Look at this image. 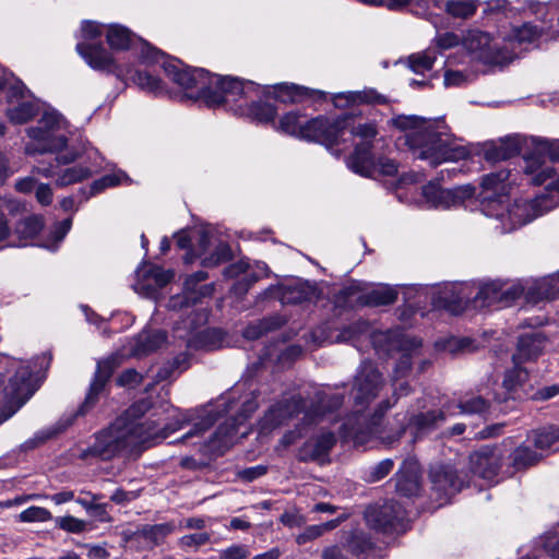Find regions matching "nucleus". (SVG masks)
<instances>
[{
  "mask_svg": "<svg viewBox=\"0 0 559 559\" xmlns=\"http://www.w3.org/2000/svg\"><path fill=\"white\" fill-rule=\"evenodd\" d=\"M362 335L370 337L377 352L396 350L400 354L392 376L393 395L400 397L409 394L411 386L404 379L411 374L413 365H417L419 373L430 365L429 360L421 357V341L393 331L371 332L369 324L365 321H357L345 326L336 341L354 342ZM383 383V378L377 367L370 361H364L355 377L352 390L354 411L346 416L341 428L344 439L352 440L355 445H365L372 440H379L382 444L391 447L406 429L416 440L444 420V414L441 411H429L416 415L397 414L394 420L399 428L394 432H386L381 425L382 419L397 399L393 402L382 401L372 414L366 413L367 406L378 396Z\"/></svg>",
  "mask_w": 559,
  "mask_h": 559,
  "instance_id": "obj_1",
  "label": "nucleus"
},
{
  "mask_svg": "<svg viewBox=\"0 0 559 559\" xmlns=\"http://www.w3.org/2000/svg\"><path fill=\"white\" fill-rule=\"evenodd\" d=\"M188 418L168 404L154 406L147 400L132 404L108 428L95 435L91 447L83 449L79 456L83 460L98 457L110 460L126 453L140 454L145 447L166 439L179 430Z\"/></svg>",
  "mask_w": 559,
  "mask_h": 559,
  "instance_id": "obj_2",
  "label": "nucleus"
},
{
  "mask_svg": "<svg viewBox=\"0 0 559 559\" xmlns=\"http://www.w3.org/2000/svg\"><path fill=\"white\" fill-rule=\"evenodd\" d=\"M166 70L174 83L188 91L191 97L204 100L209 107L225 106L259 122L272 121L276 115L273 105L255 100L264 88L252 81L211 74L202 68L183 67L176 61L167 63Z\"/></svg>",
  "mask_w": 559,
  "mask_h": 559,
  "instance_id": "obj_3",
  "label": "nucleus"
},
{
  "mask_svg": "<svg viewBox=\"0 0 559 559\" xmlns=\"http://www.w3.org/2000/svg\"><path fill=\"white\" fill-rule=\"evenodd\" d=\"M391 123L404 133L399 141H403L413 156L428 162L432 167L464 159L468 155L464 146L455 145V140L442 119L397 115L391 119Z\"/></svg>",
  "mask_w": 559,
  "mask_h": 559,
  "instance_id": "obj_4",
  "label": "nucleus"
},
{
  "mask_svg": "<svg viewBox=\"0 0 559 559\" xmlns=\"http://www.w3.org/2000/svg\"><path fill=\"white\" fill-rule=\"evenodd\" d=\"M107 26L95 22H83L81 26V40L76 44V51L86 61V63L99 71L114 73L121 81H130L139 88L160 95L165 92L162 80L152 75L147 71L132 70L129 67L117 64L111 55L99 44L93 41L98 39Z\"/></svg>",
  "mask_w": 559,
  "mask_h": 559,
  "instance_id": "obj_5",
  "label": "nucleus"
},
{
  "mask_svg": "<svg viewBox=\"0 0 559 559\" xmlns=\"http://www.w3.org/2000/svg\"><path fill=\"white\" fill-rule=\"evenodd\" d=\"M508 177V171L502 170L497 175L491 171V218L497 222L495 229L500 234L510 233L532 222L555 205V202L545 195L531 201L511 202L507 193L508 185L503 182Z\"/></svg>",
  "mask_w": 559,
  "mask_h": 559,
  "instance_id": "obj_6",
  "label": "nucleus"
},
{
  "mask_svg": "<svg viewBox=\"0 0 559 559\" xmlns=\"http://www.w3.org/2000/svg\"><path fill=\"white\" fill-rule=\"evenodd\" d=\"M343 403L341 393L317 391L308 406L299 394L284 395L269 408L260 421V432L269 433L271 430L286 424L289 419L305 412L304 420L308 424L319 420L338 408Z\"/></svg>",
  "mask_w": 559,
  "mask_h": 559,
  "instance_id": "obj_7",
  "label": "nucleus"
},
{
  "mask_svg": "<svg viewBox=\"0 0 559 559\" xmlns=\"http://www.w3.org/2000/svg\"><path fill=\"white\" fill-rule=\"evenodd\" d=\"M350 118L343 116L334 119L319 116L307 119L299 111H290L281 118L280 130L286 134L332 147L346 141L345 135Z\"/></svg>",
  "mask_w": 559,
  "mask_h": 559,
  "instance_id": "obj_8",
  "label": "nucleus"
},
{
  "mask_svg": "<svg viewBox=\"0 0 559 559\" xmlns=\"http://www.w3.org/2000/svg\"><path fill=\"white\" fill-rule=\"evenodd\" d=\"M180 249H187L183 261L187 264L200 260L204 267H214L231 258L229 245L222 238L218 230L209 224L195 225L189 231L176 235Z\"/></svg>",
  "mask_w": 559,
  "mask_h": 559,
  "instance_id": "obj_9",
  "label": "nucleus"
},
{
  "mask_svg": "<svg viewBox=\"0 0 559 559\" xmlns=\"http://www.w3.org/2000/svg\"><path fill=\"white\" fill-rule=\"evenodd\" d=\"M431 304L437 310H445L454 316L481 310L489 297V283L486 281L444 282L430 289Z\"/></svg>",
  "mask_w": 559,
  "mask_h": 559,
  "instance_id": "obj_10",
  "label": "nucleus"
},
{
  "mask_svg": "<svg viewBox=\"0 0 559 559\" xmlns=\"http://www.w3.org/2000/svg\"><path fill=\"white\" fill-rule=\"evenodd\" d=\"M532 151L523 156V169L535 186L546 183L545 195H559V140L530 136Z\"/></svg>",
  "mask_w": 559,
  "mask_h": 559,
  "instance_id": "obj_11",
  "label": "nucleus"
},
{
  "mask_svg": "<svg viewBox=\"0 0 559 559\" xmlns=\"http://www.w3.org/2000/svg\"><path fill=\"white\" fill-rule=\"evenodd\" d=\"M51 356L44 354L36 357L34 361L11 360L15 368L14 376L10 377L9 383L0 377V407H21L38 389L43 372L49 367Z\"/></svg>",
  "mask_w": 559,
  "mask_h": 559,
  "instance_id": "obj_12",
  "label": "nucleus"
},
{
  "mask_svg": "<svg viewBox=\"0 0 559 559\" xmlns=\"http://www.w3.org/2000/svg\"><path fill=\"white\" fill-rule=\"evenodd\" d=\"M347 133L352 138L359 139L354 153L347 159V166L349 169L365 177H373L377 174L394 176L397 173V164L395 160L386 157H379L376 159L371 152L373 140L378 134L373 123L367 122L355 124L353 118H350Z\"/></svg>",
  "mask_w": 559,
  "mask_h": 559,
  "instance_id": "obj_13",
  "label": "nucleus"
},
{
  "mask_svg": "<svg viewBox=\"0 0 559 559\" xmlns=\"http://www.w3.org/2000/svg\"><path fill=\"white\" fill-rule=\"evenodd\" d=\"M489 175L483 176L480 191L474 186L465 185L454 189H443L436 182H429L423 187V197L430 207L449 210L465 205L471 212L479 211L484 216L489 215L488 197Z\"/></svg>",
  "mask_w": 559,
  "mask_h": 559,
  "instance_id": "obj_14",
  "label": "nucleus"
},
{
  "mask_svg": "<svg viewBox=\"0 0 559 559\" xmlns=\"http://www.w3.org/2000/svg\"><path fill=\"white\" fill-rule=\"evenodd\" d=\"M29 142L27 155L58 153L68 148L70 127L64 117L55 109L44 110L36 126L26 129Z\"/></svg>",
  "mask_w": 559,
  "mask_h": 559,
  "instance_id": "obj_15",
  "label": "nucleus"
},
{
  "mask_svg": "<svg viewBox=\"0 0 559 559\" xmlns=\"http://www.w3.org/2000/svg\"><path fill=\"white\" fill-rule=\"evenodd\" d=\"M106 38L108 45L116 50H134L139 56L140 64L139 70L147 71L152 75L156 76L152 70L148 68L158 66L160 67L165 74L173 81V76L167 72L166 66L169 62L176 61L180 62L183 67H186L180 60L176 58L166 57L162 51L153 48L145 40L138 37L133 34L129 28L119 25L111 24L107 26ZM130 68V66H128ZM131 69L138 70V68Z\"/></svg>",
  "mask_w": 559,
  "mask_h": 559,
  "instance_id": "obj_16",
  "label": "nucleus"
},
{
  "mask_svg": "<svg viewBox=\"0 0 559 559\" xmlns=\"http://www.w3.org/2000/svg\"><path fill=\"white\" fill-rule=\"evenodd\" d=\"M542 33L543 29L532 23H523L506 32L499 31L496 37H491V70L510 64L522 53L523 45L536 41Z\"/></svg>",
  "mask_w": 559,
  "mask_h": 559,
  "instance_id": "obj_17",
  "label": "nucleus"
},
{
  "mask_svg": "<svg viewBox=\"0 0 559 559\" xmlns=\"http://www.w3.org/2000/svg\"><path fill=\"white\" fill-rule=\"evenodd\" d=\"M0 94L7 98V117L14 124H24L37 116L40 106L13 73H0Z\"/></svg>",
  "mask_w": 559,
  "mask_h": 559,
  "instance_id": "obj_18",
  "label": "nucleus"
},
{
  "mask_svg": "<svg viewBox=\"0 0 559 559\" xmlns=\"http://www.w3.org/2000/svg\"><path fill=\"white\" fill-rule=\"evenodd\" d=\"M80 155L81 153L79 151L73 148L67 150L66 153L56 156V164L39 163L35 167V171L46 178L57 176L56 183L60 187L80 182L91 177L94 173H97L100 167L95 163L92 167L80 164L58 171V166L71 164L75 162Z\"/></svg>",
  "mask_w": 559,
  "mask_h": 559,
  "instance_id": "obj_19",
  "label": "nucleus"
},
{
  "mask_svg": "<svg viewBox=\"0 0 559 559\" xmlns=\"http://www.w3.org/2000/svg\"><path fill=\"white\" fill-rule=\"evenodd\" d=\"M503 450L491 449V479L499 473L502 477L512 476L514 471L526 468L540 460V454L527 445H521L514 451L511 440L503 442Z\"/></svg>",
  "mask_w": 559,
  "mask_h": 559,
  "instance_id": "obj_20",
  "label": "nucleus"
},
{
  "mask_svg": "<svg viewBox=\"0 0 559 559\" xmlns=\"http://www.w3.org/2000/svg\"><path fill=\"white\" fill-rule=\"evenodd\" d=\"M258 405L255 391L242 396L237 415L221 424L210 439L207 444L210 450L215 454H223L236 438L239 426L255 412Z\"/></svg>",
  "mask_w": 559,
  "mask_h": 559,
  "instance_id": "obj_21",
  "label": "nucleus"
},
{
  "mask_svg": "<svg viewBox=\"0 0 559 559\" xmlns=\"http://www.w3.org/2000/svg\"><path fill=\"white\" fill-rule=\"evenodd\" d=\"M367 524L383 533H401L406 530V511L399 502L390 500L370 506L365 512Z\"/></svg>",
  "mask_w": 559,
  "mask_h": 559,
  "instance_id": "obj_22",
  "label": "nucleus"
},
{
  "mask_svg": "<svg viewBox=\"0 0 559 559\" xmlns=\"http://www.w3.org/2000/svg\"><path fill=\"white\" fill-rule=\"evenodd\" d=\"M206 278L207 273L204 271H198L188 276L185 282L182 294L173 296L167 304V308L171 310H180L189 307L190 305L197 304L201 298L212 296L214 292L213 284L200 285V283Z\"/></svg>",
  "mask_w": 559,
  "mask_h": 559,
  "instance_id": "obj_23",
  "label": "nucleus"
},
{
  "mask_svg": "<svg viewBox=\"0 0 559 559\" xmlns=\"http://www.w3.org/2000/svg\"><path fill=\"white\" fill-rule=\"evenodd\" d=\"M174 277V272L160 266L146 264L136 270V281L133 289L145 297L155 298L159 289Z\"/></svg>",
  "mask_w": 559,
  "mask_h": 559,
  "instance_id": "obj_24",
  "label": "nucleus"
},
{
  "mask_svg": "<svg viewBox=\"0 0 559 559\" xmlns=\"http://www.w3.org/2000/svg\"><path fill=\"white\" fill-rule=\"evenodd\" d=\"M535 280L528 283L525 287L520 283L503 282L500 280L491 281V307L496 306V310L503 309L512 306L521 297L524 298L525 304L532 306H539L546 300L533 302L527 299L528 289L537 282Z\"/></svg>",
  "mask_w": 559,
  "mask_h": 559,
  "instance_id": "obj_25",
  "label": "nucleus"
},
{
  "mask_svg": "<svg viewBox=\"0 0 559 559\" xmlns=\"http://www.w3.org/2000/svg\"><path fill=\"white\" fill-rule=\"evenodd\" d=\"M266 294L280 298L282 304L297 305L317 298V288L307 281H295L289 284L271 287Z\"/></svg>",
  "mask_w": 559,
  "mask_h": 559,
  "instance_id": "obj_26",
  "label": "nucleus"
},
{
  "mask_svg": "<svg viewBox=\"0 0 559 559\" xmlns=\"http://www.w3.org/2000/svg\"><path fill=\"white\" fill-rule=\"evenodd\" d=\"M547 344V337L539 331H531L519 336L516 350L512 355L513 364H523L537 359Z\"/></svg>",
  "mask_w": 559,
  "mask_h": 559,
  "instance_id": "obj_27",
  "label": "nucleus"
},
{
  "mask_svg": "<svg viewBox=\"0 0 559 559\" xmlns=\"http://www.w3.org/2000/svg\"><path fill=\"white\" fill-rule=\"evenodd\" d=\"M174 527L170 524L144 525L135 532H123V539L128 544H136L142 548H152L158 545Z\"/></svg>",
  "mask_w": 559,
  "mask_h": 559,
  "instance_id": "obj_28",
  "label": "nucleus"
},
{
  "mask_svg": "<svg viewBox=\"0 0 559 559\" xmlns=\"http://www.w3.org/2000/svg\"><path fill=\"white\" fill-rule=\"evenodd\" d=\"M433 489L444 496H451L461 490L462 483L451 465L436 464L429 473Z\"/></svg>",
  "mask_w": 559,
  "mask_h": 559,
  "instance_id": "obj_29",
  "label": "nucleus"
},
{
  "mask_svg": "<svg viewBox=\"0 0 559 559\" xmlns=\"http://www.w3.org/2000/svg\"><path fill=\"white\" fill-rule=\"evenodd\" d=\"M462 45L473 58L480 60L486 68L489 62V34L472 26L462 36Z\"/></svg>",
  "mask_w": 559,
  "mask_h": 559,
  "instance_id": "obj_30",
  "label": "nucleus"
},
{
  "mask_svg": "<svg viewBox=\"0 0 559 559\" xmlns=\"http://www.w3.org/2000/svg\"><path fill=\"white\" fill-rule=\"evenodd\" d=\"M114 370V362L110 359L99 361L95 377L90 385L88 393L83 405L80 408V413L84 414L88 407H91L98 399L99 394L105 389V385L110 378Z\"/></svg>",
  "mask_w": 559,
  "mask_h": 559,
  "instance_id": "obj_31",
  "label": "nucleus"
},
{
  "mask_svg": "<svg viewBox=\"0 0 559 559\" xmlns=\"http://www.w3.org/2000/svg\"><path fill=\"white\" fill-rule=\"evenodd\" d=\"M530 143V136L522 134H509L491 141V162L503 159L518 154L523 144Z\"/></svg>",
  "mask_w": 559,
  "mask_h": 559,
  "instance_id": "obj_32",
  "label": "nucleus"
},
{
  "mask_svg": "<svg viewBox=\"0 0 559 559\" xmlns=\"http://www.w3.org/2000/svg\"><path fill=\"white\" fill-rule=\"evenodd\" d=\"M559 298V271L538 281L528 289L527 299L533 302Z\"/></svg>",
  "mask_w": 559,
  "mask_h": 559,
  "instance_id": "obj_33",
  "label": "nucleus"
},
{
  "mask_svg": "<svg viewBox=\"0 0 559 559\" xmlns=\"http://www.w3.org/2000/svg\"><path fill=\"white\" fill-rule=\"evenodd\" d=\"M559 298V271L538 281L528 289L527 299L533 302Z\"/></svg>",
  "mask_w": 559,
  "mask_h": 559,
  "instance_id": "obj_34",
  "label": "nucleus"
},
{
  "mask_svg": "<svg viewBox=\"0 0 559 559\" xmlns=\"http://www.w3.org/2000/svg\"><path fill=\"white\" fill-rule=\"evenodd\" d=\"M396 490L404 497L416 496L419 491L418 467L413 462H405L396 473Z\"/></svg>",
  "mask_w": 559,
  "mask_h": 559,
  "instance_id": "obj_35",
  "label": "nucleus"
},
{
  "mask_svg": "<svg viewBox=\"0 0 559 559\" xmlns=\"http://www.w3.org/2000/svg\"><path fill=\"white\" fill-rule=\"evenodd\" d=\"M166 341V334L162 330H144L134 340L132 354L143 356L162 347Z\"/></svg>",
  "mask_w": 559,
  "mask_h": 559,
  "instance_id": "obj_36",
  "label": "nucleus"
},
{
  "mask_svg": "<svg viewBox=\"0 0 559 559\" xmlns=\"http://www.w3.org/2000/svg\"><path fill=\"white\" fill-rule=\"evenodd\" d=\"M386 97L373 88H367L357 92H344L335 95L336 106L356 105V104H385Z\"/></svg>",
  "mask_w": 559,
  "mask_h": 559,
  "instance_id": "obj_37",
  "label": "nucleus"
},
{
  "mask_svg": "<svg viewBox=\"0 0 559 559\" xmlns=\"http://www.w3.org/2000/svg\"><path fill=\"white\" fill-rule=\"evenodd\" d=\"M335 442L336 438L333 432H321L305 443L302 454L313 460L321 459L322 456L328 455Z\"/></svg>",
  "mask_w": 559,
  "mask_h": 559,
  "instance_id": "obj_38",
  "label": "nucleus"
},
{
  "mask_svg": "<svg viewBox=\"0 0 559 559\" xmlns=\"http://www.w3.org/2000/svg\"><path fill=\"white\" fill-rule=\"evenodd\" d=\"M43 228V221L38 216H29L20 221L15 226V234L20 241L11 243L12 246H27L39 234ZM9 246L10 243H5Z\"/></svg>",
  "mask_w": 559,
  "mask_h": 559,
  "instance_id": "obj_39",
  "label": "nucleus"
},
{
  "mask_svg": "<svg viewBox=\"0 0 559 559\" xmlns=\"http://www.w3.org/2000/svg\"><path fill=\"white\" fill-rule=\"evenodd\" d=\"M536 449L543 451H559V428L546 427L536 430L530 437Z\"/></svg>",
  "mask_w": 559,
  "mask_h": 559,
  "instance_id": "obj_40",
  "label": "nucleus"
},
{
  "mask_svg": "<svg viewBox=\"0 0 559 559\" xmlns=\"http://www.w3.org/2000/svg\"><path fill=\"white\" fill-rule=\"evenodd\" d=\"M479 4L478 0H447L443 7L450 16L467 20L475 15Z\"/></svg>",
  "mask_w": 559,
  "mask_h": 559,
  "instance_id": "obj_41",
  "label": "nucleus"
},
{
  "mask_svg": "<svg viewBox=\"0 0 559 559\" xmlns=\"http://www.w3.org/2000/svg\"><path fill=\"white\" fill-rule=\"evenodd\" d=\"M341 540L355 555L371 547L370 538L360 530L342 531Z\"/></svg>",
  "mask_w": 559,
  "mask_h": 559,
  "instance_id": "obj_42",
  "label": "nucleus"
},
{
  "mask_svg": "<svg viewBox=\"0 0 559 559\" xmlns=\"http://www.w3.org/2000/svg\"><path fill=\"white\" fill-rule=\"evenodd\" d=\"M437 55L435 48H427L424 51L413 53L408 57V67L414 73L424 74L432 69Z\"/></svg>",
  "mask_w": 559,
  "mask_h": 559,
  "instance_id": "obj_43",
  "label": "nucleus"
},
{
  "mask_svg": "<svg viewBox=\"0 0 559 559\" xmlns=\"http://www.w3.org/2000/svg\"><path fill=\"white\" fill-rule=\"evenodd\" d=\"M130 179L122 170H116L111 174L105 175L102 178L93 181L86 193V199L103 192L106 188L116 187L128 182Z\"/></svg>",
  "mask_w": 559,
  "mask_h": 559,
  "instance_id": "obj_44",
  "label": "nucleus"
},
{
  "mask_svg": "<svg viewBox=\"0 0 559 559\" xmlns=\"http://www.w3.org/2000/svg\"><path fill=\"white\" fill-rule=\"evenodd\" d=\"M396 290L388 285H381L369 290L365 296V304L368 306H386L396 300Z\"/></svg>",
  "mask_w": 559,
  "mask_h": 559,
  "instance_id": "obj_45",
  "label": "nucleus"
},
{
  "mask_svg": "<svg viewBox=\"0 0 559 559\" xmlns=\"http://www.w3.org/2000/svg\"><path fill=\"white\" fill-rule=\"evenodd\" d=\"M272 88L274 97L283 103L299 102L305 95L308 94V90L306 87L288 83H280L274 85Z\"/></svg>",
  "mask_w": 559,
  "mask_h": 559,
  "instance_id": "obj_46",
  "label": "nucleus"
},
{
  "mask_svg": "<svg viewBox=\"0 0 559 559\" xmlns=\"http://www.w3.org/2000/svg\"><path fill=\"white\" fill-rule=\"evenodd\" d=\"M432 3L430 0H384L381 7L391 11H402L409 8L415 14L424 15Z\"/></svg>",
  "mask_w": 559,
  "mask_h": 559,
  "instance_id": "obj_47",
  "label": "nucleus"
},
{
  "mask_svg": "<svg viewBox=\"0 0 559 559\" xmlns=\"http://www.w3.org/2000/svg\"><path fill=\"white\" fill-rule=\"evenodd\" d=\"M71 218H66L62 222L57 223L51 230L50 237L40 246L50 251H56L59 248L60 242L64 239L71 229Z\"/></svg>",
  "mask_w": 559,
  "mask_h": 559,
  "instance_id": "obj_48",
  "label": "nucleus"
},
{
  "mask_svg": "<svg viewBox=\"0 0 559 559\" xmlns=\"http://www.w3.org/2000/svg\"><path fill=\"white\" fill-rule=\"evenodd\" d=\"M471 471L473 474L486 479L489 472V450L481 448L469 456Z\"/></svg>",
  "mask_w": 559,
  "mask_h": 559,
  "instance_id": "obj_49",
  "label": "nucleus"
},
{
  "mask_svg": "<svg viewBox=\"0 0 559 559\" xmlns=\"http://www.w3.org/2000/svg\"><path fill=\"white\" fill-rule=\"evenodd\" d=\"M269 266L264 262L258 261L254 264V269L251 271L248 270V274L243 276L242 282L237 283L234 288L235 290L246 292L251 284L262 277L269 276Z\"/></svg>",
  "mask_w": 559,
  "mask_h": 559,
  "instance_id": "obj_50",
  "label": "nucleus"
},
{
  "mask_svg": "<svg viewBox=\"0 0 559 559\" xmlns=\"http://www.w3.org/2000/svg\"><path fill=\"white\" fill-rule=\"evenodd\" d=\"M17 206L19 204L15 201L0 195V249L5 247L4 241H7L10 235V228L3 211L13 212Z\"/></svg>",
  "mask_w": 559,
  "mask_h": 559,
  "instance_id": "obj_51",
  "label": "nucleus"
},
{
  "mask_svg": "<svg viewBox=\"0 0 559 559\" xmlns=\"http://www.w3.org/2000/svg\"><path fill=\"white\" fill-rule=\"evenodd\" d=\"M521 365L522 364H514V367L506 373L503 385L508 391L514 390L527 380L528 372L525 368L521 367Z\"/></svg>",
  "mask_w": 559,
  "mask_h": 559,
  "instance_id": "obj_52",
  "label": "nucleus"
},
{
  "mask_svg": "<svg viewBox=\"0 0 559 559\" xmlns=\"http://www.w3.org/2000/svg\"><path fill=\"white\" fill-rule=\"evenodd\" d=\"M19 520L24 523L47 522L52 520V515L46 508L32 506L19 514Z\"/></svg>",
  "mask_w": 559,
  "mask_h": 559,
  "instance_id": "obj_53",
  "label": "nucleus"
},
{
  "mask_svg": "<svg viewBox=\"0 0 559 559\" xmlns=\"http://www.w3.org/2000/svg\"><path fill=\"white\" fill-rule=\"evenodd\" d=\"M56 526L64 532L80 534L86 530V522L72 515L57 516Z\"/></svg>",
  "mask_w": 559,
  "mask_h": 559,
  "instance_id": "obj_54",
  "label": "nucleus"
},
{
  "mask_svg": "<svg viewBox=\"0 0 559 559\" xmlns=\"http://www.w3.org/2000/svg\"><path fill=\"white\" fill-rule=\"evenodd\" d=\"M435 49L448 50L462 44V37L454 32L438 33L432 39Z\"/></svg>",
  "mask_w": 559,
  "mask_h": 559,
  "instance_id": "obj_55",
  "label": "nucleus"
},
{
  "mask_svg": "<svg viewBox=\"0 0 559 559\" xmlns=\"http://www.w3.org/2000/svg\"><path fill=\"white\" fill-rule=\"evenodd\" d=\"M393 466V460L385 459L369 468V471L367 472L366 479L372 483L379 481L392 471Z\"/></svg>",
  "mask_w": 559,
  "mask_h": 559,
  "instance_id": "obj_56",
  "label": "nucleus"
},
{
  "mask_svg": "<svg viewBox=\"0 0 559 559\" xmlns=\"http://www.w3.org/2000/svg\"><path fill=\"white\" fill-rule=\"evenodd\" d=\"M468 81V76L457 70H448L444 73V85L447 87H457L464 85Z\"/></svg>",
  "mask_w": 559,
  "mask_h": 559,
  "instance_id": "obj_57",
  "label": "nucleus"
},
{
  "mask_svg": "<svg viewBox=\"0 0 559 559\" xmlns=\"http://www.w3.org/2000/svg\"><path fill=\"white\" fill-rule=\"evenodd\" d=\"M210 540V534L205 532L185 535L180 538V545L183 547H199Z\"/></svg>",
  "mask_w": 559,
  "mask_h": 559,
  "instance_id": "obj_58",
  "label": "nucleus"
},
{
  "mask_svg": "<svg viewBox=\"0 0 559 559\" xmlns=\"http://www.w3.org/2000/svg\"><path fill=\"white\" fill-rule=\"evenodd\" d=\"M213 425V420L211 418H204L199 423L194 424L193 428L186 432L181 440L189 441L195 437H201L211 426Z\"/></svg>",
  "mask_w": 559,
  "mask_h": 559,
  "instance_id": "obj_59",
  "label": "nucleus"
},
{
  "mask_svg": "<svg viewBox=\"0 0 559 559\" xmlns=\"http://www.w3.org/2000/svg\"><path fill=\"white\" fill-rule=\"evenodd\" d=\"M266 472L267 467L265 465H255L239 471L238 476L246 481H253L265 475Z\"/></svg>",
  "mask_w": 559,
  "mask_h": 559,
  "instance_id": "obj_60",
  "label": "nucleus"
},
{
  "mask_svg": "<svg viewBox=\"0 0 559 559\" xmlns=\"http://www.w3.org/2000/svg\"><path fill=\"white\" fill-rule=\"evenodd\" d=\"M250 551L245 545H234L223 550L221 559H246Z\"/></svg>",
  "mask_w": 559,
  "mask_h": 559,
  "instance_id": "obj_61",
  "label": "nucleus"
},
{
  "mask_svg": "<svg viewBox=\"0 0 559 559\" xmlns=\"http://www.w3.org/2000/svg\"><path fill=\"white\" fill-rule=\"evenodd\" d=\"M486 407V401L481 397H472L471 400L460 404L462 413L476 414L480 413Z\"/></svg>",
  "mask_w": 559,
  "mask_h": 559,
  "instance_id": "obj_62",
  "label": "nucleus"
},
{
  "mask_svg": "<svg viewBox=\"0 0 559 559\" xmlns=\"http://www.w3.org/2000/svg\"><path fill=\"white\" fill-rule=\"evenodd\" d=\"M118 384L121 386H135L142 381V376L134 369H128L118 378Z\"/></svg>",
  "mask_w": 559,
  "mask_h": 559,
  "instance_id": "obj_63",
  "label": "nucleus"
},
{
  "mask_svg": "<svg viewBox=\"0 0 559 559\" xmlns=\"http://www.w3.org/2000/svg\"><path fill=\"white\" fill-rule=\"evenodd\" d=\"M269 323L266 321H261L257 324L248 325L243 331V336L248 340H257L269 330Z\"/></svg>",
  "mask_w": 559,
  "mask_h": 559,
  "instance_id": "obj_64",
  "label": "nucleus"
}]
</instances>
